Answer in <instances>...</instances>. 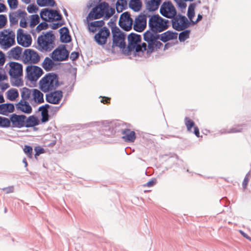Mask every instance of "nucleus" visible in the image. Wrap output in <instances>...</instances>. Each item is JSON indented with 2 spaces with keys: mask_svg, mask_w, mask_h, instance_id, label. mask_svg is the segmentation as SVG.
<instances>
[{
  "mask_svg": "<svg viewBox=\"0 0 251 251\" xmlns=\"http://www.w3.org/2000/svg\"><path fill=\"white\" fill-rule=\"evenodd\" d=\"M169 24L168 20L162 18L158 14L150 16L148 23L149 29L144 34L145 41L152 42L155 39H158V33L166 30L169 27Z\"/></svg>",
  "mask_w": 251,
  "mask_h": 251,
  "instance_id": "nucleus-1",
  "label": "nucleus"
},
{
  "mask_svg": "<svg viewBox=\"0 0 251 251\" xmlns=\"http://www.w3.org/2000/svg\"><path fill=\"white\" fill-rule=\"evenodd\" d=\"M55 39V37L52 30L43 32L37 39L39 49L41 51H50L54 48Z\"/></svg>",
  "mask_w": 251,
  "mask_h": 251,
  "instance_id": "nucleus-2",
  "label": "nucleus"
},
{
  "mask_svg": "<svg viewBox=\"0 0 251 251\" xmlns=\"http://www.w3.org/2000/svg\"><path fill=\"white\" fill-rule=\"evenodd\" d=\"M39 84L40 89L45 93L55 90L59 86L58 76L49 73L40 80Z\"/></svg>",
  "mask_w": 251,
  "mask_h": 251,
  "instance_id": "nucleus-3",
  "label": "nucleus"
},
{
  "mask_svg": "<svg viewBox=\"0 0 251 251\" xmlns=\"http://www.w3.org/2000/svg\"><path fill=\"white\" fill-rule=\"evenodd\" d=\"M108 8L109 5L107 2L100 3L98 6L93 8L90 11L87 17V20L100 19L103 15H104V19H108L112 16L111 15Z\"/></svg>",
  "mask_w": 251,
  "mask_h": 251,
  "instance_id": "nucleus-4",
  "label": "nucleus"
},
{
  "mask_svg": "<svg viewBox=\"0 0 251 251\" xmlns=\"http://www.w3.org/2000/svg\"><path fill=\"white\" fill-rule=\"evenodd\" d=\"M108 25L111 27V31L113 35V47H118L121 49L124 48L126 46L125 37L126 35L124 32L116 26L114 21L111 19Z\"/></svg>",
  "mask_w": 251,
  "mask_h": 251,
  "instance_id": "nucleus-5",
  "label": "nucleus"
},
{
  "mask_svg": "<svg viewBox=\"0 0 251 251\" xmlns=\"http://www.w3.org/2000/svg\"><path fill=\"white\" fill-rule=\"evenodd\" d=\"M141 37L140 35L135 33H131L128 36V49L130 51L135 50L136 52H145L147 50V44L143 43L140 45Z\"/></svg>",
  "mask_w": 251,
  "mask_h": 251,
  "instance_id": "nucleus-6",
  "label": "nucleus"
},
{
  "mask_svg": "<svg viewBox=\"0 0 251 251\" xmlns=\"http://www.w3.org/2000/svg\"><path fill=\"white\" fill-rule=\"evenodd\" d=\"M15 34L10 29H4L0 32V47L7 50L15 43Z\"/></svg>",
  "mask_w": 251,
  "mask_h": 251,
  "instance_id": "nucleus-7",
  "label": "nucleus"
},
{
  "mask_svg": "<svg viewBox=\"0 0 251 251\" xmlns=\"http://www.w3.org/2000/svg\"><path fill=\"white\" fill-rule=\"evenodd\" d=\"M171 19L172 27L176 30L182 31L191 26V22L185 16L180 14L176 13Z\"/></svg>",
  "mask_w": 251,
  "mask_h": 251,
  "instance_id": "nucleus-8",
  "label": "nucleus"
},
{
  "mask_svg": "<svg viewBox=\"0 0 251 251\" xmlns=\"http://www.w3.org/2000/svg\"><path fill=\"white\" fill-rule=\"evenodd\" d=\"M40 59L39 54L32 49H25L22 55V61L25 64H37Z\"/></svg>",
  "mask_w": 251,
  "mask_h": 251,
  "instance_id": "nucleus-9",
  "label": "nucleus"
},
{
  "mask_svg": "<svg viewBox=\"0 0 251 251\" xmlns=\"http://www.w3.org/2000/svg\"><path fill=\"white\" fill-rule=\"evenodd\" d=\"M69 54L65 45H61L52 51L51 57L55 61H63L68 59Z\"/></svg>",
  "mask_w": 251,
  "mask_h": 251,
  "instance_id": "nucleus-10",
  "label": "nucleus"
},
{
  "mask_svg": "<svg viewBox=\"0 0 251 251\" xmlns=\"http://www.w3.org/2000/svg\"><path fill=\"white\" fill-rule=\"evenodd\" d=\"M26 76L31 81H36L43 73L42 69L37 66L29 65L26 68Z\"/></svg>",
  "mask_w": 251,
  "mask_h": 251,
  "instance_id": "nucleus-11",
  "label": "nucleus"
},
{
  "mask_svg": "<svg viewBox=\"0 0 251 251\" xmlns=\"http://www.w3.org/2000/svg\"><path fill=\"white\" fill-rule=\"evenodd\" d=\"M160 14L164 17L172 19L176 14L175 7L171 1L164 2L160 9Z\"/></svg>",
  "mask_w": 251,
  "mask_h": 251,
  "instance_id": "nucleus-12",
  "label": "nucleus"
},
{
  "mask_svg": "<svg viewBox=\"0 0 251 251\" xmlns=\"http://www.w3.org/2000/svg\"><path fill=\"white\" fill-rule=\"evenodd\" d=\"M133 20L128 12H125L121 14L119 25L120 26L126 31H129L132 28Z\"/></svg>",
  "mask_w": 251,
  "mask_h": 251,
  "instance_id": "nucleus-13",
  "label": "nucleus"
},
{
  "mask_svg": "<svg viewBox=\"0 0 251 251\" xmlns=\"http://www.w3.org/2000/svg\"><path fill=\"white\" fill-rule=\"evenodd\" d=\"M109 30L105 26L100 28L94 36L96 42L100 45L106 44L108 37L110 35Z\"/></svg>",
  "mask_w": 251,
  "mask_h": 251,
  "instance_id": "nucleus-14",
  "label": "nucleus"
},
{
  "mask_svg": "<svg viewBox=\"0 0 251 251\" xmlns=\"http://www.w3.org/2000/svg\"><path fill=\"white\" fill-rule=\"evenodd\" d=\"M17 40L18 43L24 47H29L31 44V38L29 34H25L22 29L17 31Z\"/></svg>",
  "mask_w": 251,
  "mask_h": 251,
  "instance_id": "nucleus-15",
  "label": "nucleus"
},
{
  "mask_svg": "<svg viewBox=\"0 0 251 251\" xmlns=\"http://www.w3.org/2000/svg\"><path fill=\"white\" fill-rule=\"evenodd\" d=\"M147 26V16L144 14L138 16L134 21L133 29L137 32L143 31Z\"/></svg>",
  "mask_w": 251,
  "mask_h": 251,
  "instance_id": "nucleus-16",
  "label": "nucleus"
},
{
  "mask_svg": "<svg viewBox=\"0 0 251 251\" xmlns=\"http://www.w3.org/2000/svg\"><path fill=\"white\" fill-rule=\"evenodd\" d=\"M9 75L14 78L21 76L23 74L22 65L17 62H12L10 63Z\"/></svg>",
  "mask_w": 251,
  "mask_h": 251,
  "instance_id": "nucleus-17",
  "label": "nucleus"
},
{
  "mask_svg": "<svg viewBox=\"0 0 251 251\" xmlns=\"http://www.w3.org/2000/svg\"><path fill=\"white\" fill-rule=\"evenodd\" d=\"M26 116L22 115H18L16 114H13L10 116V121L12 123V127L21 128L25 126V120Z\"/></svg>",
  "mask_w": 251,
  "mask_h": 251,
  "instance_id": "nucleus-18",
  "label": "nucleus"
},
{
  "mask_svg": "<svg viewBox=\"0 0 251 251\" xmlns=\"http://www.w3.org/2000/svg\"><path fill=\"white\" fill-rule=\"evenodd\" d=\"M61 91L57 90L46 95V100L52 104H58L62 98Z\"/></svg>",
  "mask_w": 251,
  "mask_h": 251,
  "instance_id": "nucleus-19",
  "label": "nucleus"
},
{
  "mask_svg": "<svg viewBox=\"0 0 251 251\" xmlns=\"http://www.w3.org/2000/svg\"><path fill=\"white\" fill-rule=\"evenodd\" d=\"M18 110H20L25 113L30 114L32 112V108L29 103L25 100H21L16 105Z\"/></svg>",
  "mask_w": 251,
  "mask_h": 251,
  "instance_id": "nucleus-20",
  "label": "nucleus"
},
{
  "mask_svg": "<svg viewBox=\"0 0 251 251\" xmlns=\"http://www.w3.org/2000/svg\"><path fill=\"white\" fill-rule=\"evenodd\" d=\"M22 48L18 46L13 48L8 52V57L15 60H20L22 59Z\"/></svg>",
  "mask_w": 251,
  "mask_h": 251,
  "instance_id": "nucleus-21",
  "label": "nucleus"
},
{
  "mask_svg": "<svg viewBox=\"0 0 251 251\" xmlns=\"http://www.w3.org/2000/svg\"><path fill=\"white\" fill-rule=\"evenodd\" d=\"M177 37V33L171 30H168L159 35V39L163 42H166L169 40L176 39Z\"/></svg>",
  "mask_w": 251,
  "mask_h": 251,
  "instance_id": "nucleus-22",
  "label": "nucleus"
},
{
  "mask_svg": "<svg viewBox=\"0 0 251 251\" xmlns=\"http://www.w3.org/2000/svg\"><path fill=\"white\" fill-rule=\"evenodd\" d=\"M26 13L21 10L17 11L10 13L9 15V21L11 25H15L18 23V18L20 17H23Z\"/></svg>",
  "mask_w": 251,
  "mask_h": 251,
  "instance_id": "nucleus-23",
  "label": "nucleus"
},
{
  "mask_svg": "<svg viewBox=\"0 0 251 251\" xmlns=\"http://www.w3.org/2000/svg\"><path fill=\"white\" fill-rule=\"evenodd\" d=\"M123 139L126 142H133L136 139L135 133L130 129H126L122 131Z\"/></svg>",
  "mask_w": 251,
  "mask_h": 251,
  "instance_id": "nucleus-24",
  "label": "nucleus"
},
{
  "mask_svg": "<svg viewBox=\"0 0 251 251\" xmlns=\"http://www.w3.org/2000/svg\"><path fill=\"white\" fill-rule=\"evenodd\" d=\"M158 39H155L154 41H152V42H147L148 44V46H147V50L145 52H146L147 55H150L151 53L155 48L156 49H159L162 46H163L162 43H161L160 41H157Z\"/></svg>",
  "mask_w": 251,
  "mask_h": 251,
  "instance_id": "nucleus-25",
  "label": "nucleus"
},
{
  "mask_svg": "<svg viewBox=\"0 0 251 251\" xmlns=\"http://www.w3.org/2000/svg\"><path fill=\"white\" fill-rule=\"evenodd\" d=\"M60 34V39L62 43H69L71 38L69 35V31L67 27H63L59 29Z\"/></svg>",
  "mask_w": 251,
  "mask_h": 251,
  "instance_id": "nucleus-26",
  "label": "nucleus"
},
{
  "mask_svg": "<svg viewBox=\"0 0 251 251\" xmlns=\"http://www.w3.org/2000/svg\"><path fill=\"white\" fill-rule=\"evenodd\" d=\"M14 111V106L12 103L0 104V114L6 116L8 113H12Z\"/></svg>",
  "mask_w": 251,
  "mask_h": 251,
  "instance_id": "nucleus-27",
  "label": "nucleus"
},
{
  "mask_svg": "<svg viewBox=\"0 0 251 251\" xmlns=\"http://www.w3.org/2000/svg\"><path fill=\"white\" fill-rule=\"evenodd\" d=\"M104 22L103 20L92 22L89 24V30L92 32H95L99 31L100 28H102L104 25Z\"/></svg>",
  "mask_w": 251,
  "mask_h": 251,
  "instance_id": "nucleus-28",
  "label": "nucleus"
},
{
  "mask_svg": "<svg viewBox=\"0 0 251 251\" xmlns=\"http://www.w3.org/2000/svg\"><path fill=\"white\" fill-rule=\"evenodd\" d=\"M31 100L38 103H42L44 102L43 94L37 89H32Z\"/></svg>",
  "mask_w": 251,
  "mask_h": 251,
  "instance_id": "nucleus-29",
  "label": "nucleus"
},
{
  "mask_svg": "<svg viewBox=\"0 0 251 251\" xmlns=\"http://www.w3.org/2000/svg\"><path fill=\"white\" fill-rule=\"evenodd\" d=\"M22 99L23 100H31L32 89H29L26 87H24L21 89Z\"/></svg>",
  "mask_w": 251,
  "mask_h": 251,
  "instance_id": "nucleus-30",
  "label": "nucleus"
},
{
  "mask_svg": "<svg viewBox=\"0 0 251 251\" xmlns=\"http://www.w3.org/2000/svg\"><path fill=\"white\" fill-rule=\"evenodd\" d=\"M161 0H150L147 3V9L150 11H154L158 9Z\"/></svg>",
  "mask_w": 251,
  "mask_h": 251,
  "instance_id": "nucleus-31",
  "label": "nucleus"
},
{
  "mask_svg": "<svg viewBox=\"0 0 251 251\" xmlns=\"http://www.w3.org/2000/svg\"><path fill=\"white\" fill-rule=\"evenodd\" d=\"M53 59L47 57L42 63V66L46 71H50L54 65Z\"/></svg>",
  "mask_w": 251,
  "mask_h": 251,
  "instance_id": "nucleus-32",
  "label": "nucleus"
},
{
  "mask_svg": "<svg viewBox=\"0 0 251 251\" xmlns=\"http://www.w3.org/2000/svg\"><path fill=\"white\" fill-rule=\"evenodd\" d=\"M38 119L34 116H29L25 120V126L26 127H33L38 125Z\"/></svg>",
  "mask_w": 251,
  "mask_h": 251,
  "instance_id": "nucleus-33",
  "label": "nucleus"
},
{
  "mask_svg": "<svg viewBox=\"0 0 251 251\" xmlns=\"http://www.w3.org/2000/svg\"><path fill=\"white\" fill-rule=\"evenodd\" d=\"M197 4L196 3H191L189 5L187 11V17L189 22L192 21L193 19L195 17V9L196 7Z\"/></svg>",
  "mask_w": 251,
  "mask_h": 251,
  "instance_id": "nucleus-34",
  "label": "nucleus"
},
{
  "mask_svg": "<svg viewBox=\"0 0 251 251\" xmlns=\"http://www.w3.org/2000/svg\"><path fill=\"white\" fill-rule=\"evenodd\" d=\"M129 6L134 11L137 12L141 9L142 4L140 0H130Z\"/></svg>",
  "mask_w": 251,
  "mask_h": 251,
  "instance_id": "nucleus-35",
  "label": "nucleus"
},
{
  "mask_svg": "<svg viewBox=\"0 0 251 251\" xmlns=\"http://www.w3.org/2000/svg\"><path fill=\"white\" fill-rule=\"evenodd\" d=\"M50 13V21L49 22H52V21H59L62 18L61 15L56 10L50 9L49 10Z\"/></svg>",
  "mask_w": 251,
  "mask_h": 251,
  "instance_id": "nucleus-36",
  "label": "nucleus"
},
{
  "mask_svg": "<svg viewBox=\"0 0 251 251\" xmlns=\"http://www.w3.org/2000/svg\"><path fill=\"white\" fill-rule=\"evenodd\" d=\"M7 99L10 100H15L19 97V93L16 89H10L7 92Z\"/></svg>",
  "mask_w": 251,
  "mask_h": 251,
  "instance_id": "nucleus-37",
  "label": "nucleus"
},
{
  "mask_svg": "<svg viewBox=\"0 0 251 251\" xmlns=\"http://www.w3.org/2000/svg\"><path fill=\"white\" fill-rule=\"evenodd\" d=\"M50 105L49 104H46L45 105H42L39 108L38 110H39V111H41L42 115L43 116V118L42 119V121L43 122H46L48 121V118L45 117L44 116V115L48 114V109L49 108H50Z\"/></svg>",
  "mask_w": 251,
  "mask_h": 251,
  "instance_id": "nucleus-38",
  "label": "nucleus"
},
{
  "mask_svg": "<svg viewBox=\"0 0 251 251\" xmlns=\"http://www.w3.org/2000/svg\"><path fill=\"white\" fill-rule=\"evenodd\" d=\"M190 30L185 29L179 34L178 39L180 42H184L189 38Z\"/></svg>",
  "mask_w": 251,
  "mask_h": 251,
  "instance_id": "nucleus-39",
  "label": "nucleus"
},
{
  "mask_svg": "<svg viewBox=\"0 0 251 251\" xmlns=\"http://www.w3.org/2000/svg\"><path fill=\"white\" fill-rule=\"evenodd\" d=\"M55 2L54 0H38L37 4L40 6H53Z\"/></svg>",
  "mask_w": 251,
  "mask_h": 251,
  "instance_id": "nucleus-40",
  "label": "nucleus"
},
{
  "mask_svg": "<svg viewBox=\"0 0 251 251\" xmlns=\"http://www.w3.org/2000/svg\"><path fill=\"white\" fill-rule=\"evenodd\" d=\"M50 11L48 9H44L40 12V17L41 19L45 21H50Z\"/></svg>",
  "mask_w": 251,
  "mask_h": 251,
  "instance_id": "nucleus-41",
  "label": "nucleus"
},
{
  "mask_svg": "<svg viewBox=\"0 0 251 251\" xmlns=\"http://www.w3.org/2000/svg\"><path fill=\"white\" fill-rule=\"evenodd\" d=\"M10 126V121L7 118L0 116V126L3 127H8Z\"/></svg>",
  "mask_w": 251,
  "mask_h": 251,
  "instance_id": "nucleus-42",
  "label": "nucleus"
},
{
  "mask_svg": "<svg viewBox=\"0 0 251 251\" xmlns=\"http://www.w3.org/2000/svg\"><path fill=\"white\" fill-rule=\"evenodd\" d=\"M185 126H186L188 131H189V132H192V128L193 127H195L194 122L192 120L190 119L189 118L185 117Z\"/></svg>",
  "mask_w": 251,
  "mask_h": 251,
  "instance_id": "nucleus-43",
  "label": "nucleus"
},
{
  "mask_svg": "<svg viewBox=\"0 0 251 251\" xmlns=\"http://www.w3.org/2000/svg\"><path fill=\"white\" fill-rule=\"evenodd\" d=\"M40 22L39 17L38 15H33L31 16L30 20V26L34 27Z\"/></svg>",
  "mask_w": 251,
  "mask_h": 251,
  "instance_id": "nucleus-44",
  "label": "nucleus"
},
{
  "mask_svg": "<svg viewBox=\"0 0 251 251\" xmlns=\"http://www.w3.org/2000/svg\"><path fill=\"white\" fill-rule=\"evenodd\" d=\"M178 6L180 7L181 9H185L186 6L187 4L185 3V1H192L194 0H174Z\"/></svg>",
  "mask_w": 251,
  "mask_h": 251,
  "instance_id": "nucleus-45",
  "label": "nucleus"
},
{
  "mask_svg": "<svg viewBox=\"0 0 251 251\" xmlns=\"http://www.w3.org/2000/svg\"><path fill=\"white\" fill-rule=\"evenodd\" d=\"M24 151L29 158H31L32 157V148L31 147L27 145L25 146Z\"/></svg>",
  "mask_w": 251,
  "mask_h": 251,
  "instance_id": "nucleus-46",
  "label": "nucleus"
},
{
  "mask_svg": "<svg viewBox=\"0 0 251 251\" xmlns=\"http://www.w3.org/2000/svg\"><path fill=\"white\" fill-rule=\"evenodd\" d=\"M49 26V25L46 22H42L39 24V25H38L36 27V30L38 32H39L42 30L47 29Z\"/></svg>",
  "mask_w": 251,
  "mask_h": 251,
  "instance_id": "nucleus-47",
  "label": "nucleus"
},
{
  "mask_svg": "<svg viewBox=\"0 0 251 251\" xmlns=\"http://www.w3.org/2000/svg\"><path fill=\"white\" fill-rule=\"evenodd\" d=\"M7 2L11 9H15L18 6V2L17 0H8Z\"/></svg>",
  "mask_w": 251,
  "mask_h": 251,
  "instance_id": "nucleus-48",
  "label": "nucleus"
},
{
  "mask_svg": "<svg viewBox=\"0 0 251 251\" xmlns=\"http://www.w3.org/2000/svg\"><path fill=\"white\" fill-rule=\"evenodd\" d=\"M7 22V18L5 15H0V28H3Z\"/></svg>",
  "mask_w": 251,
  "mask_h": 251,
  "instance_id": "nucleus-49",
  "label": "nucleus"
},
{
  "mask_svg": "<svg viewBox=\"0 0 251 251\" xmlns=\"http://www.w3.org/2000/svg\"><path fill=\"white\" fill-rule=\"evenodd\" d=\"M250 176H251L250 172H249L246 175L245 177L244 178V179L243 180V184H242L243 187L244 189H246V188L247 186L248 183L249 181V179H250Z\"/></svg>",
  "mask_w": 251,
  "mask_h": 251,
  "instance_id": "nucleus-50",
  "label": "nucleus"
},
{
  "mask_svg": "<svg viewBox=\"0 0 251 251\" xmlns=\"http://www.w3.org/2000/svg\"><path fill=\"white\" fill-rule=\"evenodd\" d=\"M38 9V7L36 6V5L34 4H31L29 5L27 7V10L28 13H33L34 12H35L36 10Z\"/></svg>",
  "mask_w": 251,
  "mask_h": 251,
  "instance_id": "nucleus-51",
  "label": "nucleus"
},
{
  "mask_svg": "<svg viewBox=\"0 0 251 251\" xmlns=\"http://www.w3.org/2000/svg\"><path fill=\"white\" fill-rule=\"evenodd\" d=\"M35 151V157L39 156L40 154L44 153V149L39 147H35L34 149Z\"/></svg>",
  "mask_w": 251,
  "mask_h": 251,
  "instance_id": "nucleus-52",
  "label": "nucleus"
},
{
  "mask_svg": "<svg viewBox=\"0 0 251 251\" xmlns=\"http://www.w3.org/2000/svg\"><path fill=\"white\" fill-rule=\"evenodd\" d=\"M156 183V180L155 179H152L149 181H148L147 183L144 184V186H147L149 187H152L154 186Z\"/></svg>",
  "mask_w": 251,
  "mask_h": 251,
  "instance_id": "nucleus-53",
  "label": "nucleus"
},
{
  "mask_svg": "<svg viewBox=\"0 0 251 251\" xmlns=\"http://www.w3.org/2000/svg\"><path fill=\"white\" fill-rule=\"evenodd\" d=\"M62 25V23H56L50 25V26L53 29H56L60 27Z\"/></svg>",
  "mask_w": 251,
  "mask_h": 251,
  "instance_id": "nucleus-54",
  "label": "nucleus"
},
{
  "mask_svg": "<svg viewBox=\"0 0 251 251\" xmlns=\"http://www.w3.org/2000/svg\"><path fill=\"white\" fill-rule=\"evenodd\" d=\"M78 52L75 51L72 52L70 55V59L73 61L75 60L78 57Z\"/></svg>",
  "mask_w": 251,
  "mask_h": 251,
  "instance_id": "nucleus-55",
  "label": "nucleus"
},
{
  "mask_svg": "<svg viewBox=\"0 0 251 251\" xmlns=\"http://www.w3.org/2000/svg\"><path fill=\"white\" fill-rule=\"evenodd\" d=\"M23 85V81L21 79H19L18 77L17 78H15V81L14 84H12L13 86H20Z\"/></svg>",
  "mask_w": 251,
  "mask_h": 251,
  "instance_id": "nucleus-56",
  "label": "nucleus"
},
{
  "mask_svg": "<svg viewBox=\"0 0 251 251\" xmlns=\"http://www.w3.org/2000/svg\"><path fill=\"white\" fill-rule=\"evenodd\" d=\"M202 19V16L200 14H198L197 20L195 21L192 20V21L191 22V25H194L197 24Z\"/></svg>",
  "mask_w": 251,
  "mask_h": 251,
  "instance_id": "nucleus-57",
  "label": "nucleus"
},
{
  "mask_svg": "<svg viewBox=\"0 0 251 251\" xmlns=\"http://www.w3.org/2000/svg\"><path fill=\"white\" fill-rule=\"evenodd\" d=\"M3 190H4L6 191V193L9 194L11 193H13L14 192V187L13 186H9L6 188H4L2 189Z\"/></svg>",
  "mask_w": 251,
  "mask_h": 251,
  "instance_id": "nucleus-58",
  "label": "nucleus"
},
{
  "mask_svg": "<svg viewBox=\"0 0 251 251\" xmlns=\"http://www.w3.org/2000/svg\"><path fill=\"white\" fill-rule=\"evenodd\" d=\"M242 128H240V126H237L236 127H233L230 129V131H228V133H235L238 132H240L241 131Z\"/></svg>",
  "mask_w": 251,
  "mask_h": 251,
  "instance_id": "nucleus-59",
  "label": "nucleus"
},
{
  "mask_svg": "<svg viewBox=\"0 0 251 251\" xmlns=\"http://www.w3.org/2000/svg\"><path fill=\"white\" fill-rule=\"evenodd\" d=\"M5 59L4 54L0 51V65H3L5 63Z\"/></svg>",
  "mask_w": 251,
  "mask_h": 251,
  "instance_id": "nucleus-60",
  "label": "nucleus"
},
{
  "mask_svg": "<svg viewBox=\"0 0 251 251\" xmlns=\"http://www.w3.org/2000/svg\"><path fill=\"white\" fill-rule=\"evenodd\" d=\"M0 87L1 89L4 91L9 87V85L7 83L2 82L0 84Z\"/></svg>",
  "mask_w": 251,
  "mask_h": 251,
  "instance_id": "nucleus-61",
  "label": "nucleus"
},
{
  "mask_svg": "<svg viewBox=\"0 0 251 251\" xmlns=\"http://www.w3.org/2000/svg\"><path fill=\"white\" fill-rule=\"evenodd\" d=\"M20 25L23 28H25L27 26V23L26 22L25 20L24 19H22L20 22Z\"/></svg>",
  "mask_w": 251,
  "mask_h": 251,
  "instance_id": "nucleus-62",
  "label": "nucleus"
},
{
  "mask_svg": "<svg viewBox=\"0 0 251 251\" xmlns=\"http://www.w3.org/2000/svg\"><path fill=\"white\" fill-rule=\"evenodd\" d=\"M110 99L107 97H103L100 100L101 102L103 103H108L109 102Z\"/></svg>",
  "mask_w": 251,
  "mask_h": 251,
  "instance_id": "nucleus-63",
  "label": "nucleus"
},
{
  "mask_svg": "<svg viewBox=\"0 0 251 251\" xmlns=\"http://www.w3.org/2000/svg\"><path fill=\"white\" fill-rule=\"evenodd\" d=\"M194 133L197 137H199L200 136L199 129L197 126L194 127Z\"/></svg>",
  "mask_w": 251,
  "mask_h": 251,
  "instance_id": "nucleus-64",
  "label": "nucleus"
}]
</instances>
